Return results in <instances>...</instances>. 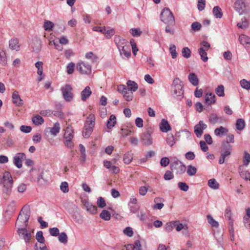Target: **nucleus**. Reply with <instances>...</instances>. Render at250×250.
<instances>
[{
	"mask_svg": "<svg viewBox=\"0 0 250 250\" xmlns=\"http://www.w3.org/2000/svg\"><path fill=\"white\" fill-rule=\"evenodd\" d=\"M30 215V211L29 208L24 207L20 211L15 223V226L18 229L27 227Z\"/></svg>",
	"mask_w": 250,
	"mask_h": 250,
	"instance_id": "1",
	"label": "nucleus"
},
{
	"mask_svg": "<svg viewBox=\"0 0 250 250\" xmlns=\"http://www.w3.org/2000/svg\"><path fill=\"white\" fill-rule=\"evenodd\" d=\"M2 192L4 194L9 195L12 192L13 180L10 172L5 171L3 176Z\"/></svg>",
	"mask_w": 250,
	"mask_h": 250,
	"instance_id": "2",
	"label": "nucleus"
},
{
	"mask_svg": "<svg viewBox=\"0 0 250 250\" xmlns=\"http://www.w3.org/2000/svg\"><path fill=\"white\" fill-rule=\"evenodd\" d=\"M95 124V117L94 114H90L87 117L83 131V135L85 138H88L91 134Z\"/></svg>",
	"mask_w": 250,
	"mask_h": 250,
	"instance_id": "3",
	"label": "nucleus"
},
{
	"mask_svg": "<svg viewBox=\"0 0 250 250\" xmlns=\"http://www.w3.org/2000/svg\"><path fill=\"white\" fill-rule=\"evenodd\" d=\"M161 21L166 24L172 25L175 23L174 17L168 8H164L160 15Z\"/></svg>",
	"mask_w": 250,
	"mask_h": 250,
	"instance_id": "4",
	"label": "nucleus"
},
{
	"mask_svg": "<svg viewBox=\"0 0 250 250\" xmlns=\"http://www.w3.org/2000/svg\"><path fill=\"white\" fill-rule=\"evenodd\" d=\"M172 94L177 97H182L184 94L183 84L179 78L174 79L171 86Z\"/></svg>",
	"mask_w": 250,
	"mask_h": 250,
	"instance_id": "5",
	"label": "nucleus"
},
{
	"mask_svg": "<svg viewBox=\"0 0 250 250\" xmlns=\"http://www.w3.org/2000/svg\"><path fill=\"white\" fill-rule=\"evenodd\" d=\"M61 91L62 97L66 102H70L72 101L74 94L72 92L73 88L70 84H67L62 86Z\"/></svg>",
	"mask_w": 250,
	"mask_h": 250,
	"instance_id": "6",
	"label": "nucleus"
},
{
	"mask_svg": "<svg viewBox=\"0 0 250 250\" xmlns=\"http://www.w3.org/2000/svg\"><path fill=\"white\" fill-rule=\"evenodd\" d=\"M76 69L82 74H89L91 73V66L84 62H79L77 64Z\"/></svg>",
	"mask_w": 250,
	"mask_h": 250,
	"instance_id": "7",
	"label": "nucleus"
},
{
	"mask_svg": "<svg viewBox=\"0 0 250 250\" xmlns=\"http://www.w3.org/2000/svg\"><path fill=\"white\" fill-rule=\"evenodd\" d=\"M18 234L21 239H23L26 243H29L32 239V233L26 228H20L17 230Z\"/></svg>",
	"mask_w": 250,
	"mask_h": 250,
	"instance_id": "8",
	"label": "nucleus"
},
{
	"mask_svg": "<svg viewBox=\"0 0 250 250\" xmlns=\"http://www.w3.org/2000/svg\"><path fill=\"white\" fill-rule=\"evenodd\" d=\"M226 144L227 146V147H223V149L221 152V156L218 162L220 164H223L226 158L231 154V146L230 145H228L227 143Z\"/></svg>",
	"mask_w": 250,
	"mask_h": 250,
	"instance_id": "9",
	"label": "nucleus"
},
{
	"mask_svg": "<svg viewBox=\"0 0 250 250\" xmlns=\"http://www.w3.org/2000/svg\"><path fill=\"white\" fill-rule=\"evenodd\" d=\"M25 159V154L22 152L17 153L13 158V163L18 168H21L22 166V160Z\"/></svg>",
	"mask_w": 250,
	"mask_h": 250,
	"instance_id": "10",
	"label": "nucleus"
},
{
	"mask_svg": "<svg viewBox=\"0 0 250 250\" xmlns=\"http://www.w3.org/2000/svg\"><path fill=\"white\" fill-rule=\"evenodd\" d=\"M207 127V125L204 124L202 121H200L199 124L194 126V133L197 138H200L202 136L203 133V130Z\"/></svg>",
	"mask_w": 250,
	"mask_h": 250,
	"instance_id": "11",
	"label": "nucleus"
},
{
	"mask_svg": "<svg viewBox=\"0 0 250 250\" xmlns=\"http://www.w3.org/2000/svg\"><path fill=\"white\" fill-rule=\"evenodd\" d=\"M141 140L145 145L149 146L152 145L153 142L151 138V132L150 131L144 132L141 136Z\"/></svg>",
	"mask_w": 250,
	"mask_h": 250,
	"instance_id": "12",
	"label": "nucleus"
},
{
	"mask_svg": "<svg viewBox=\"0 0 250 250\" xmlns=\"http://www.w3.org/2000/svg\"><path fill=\"white\" fill-rule=\"evenodd\" d=\"M114 42L118 49L129 46L128 42L119 36L115 37Z\"/></svg>",
	"mask_w": 250,
	"mask_h": 250,
	"instance_id": "13",
	"label": "nucleus"
},
{
	"mask_svg": "<svg viewBox=\"0 0 250 250\" xmlns=\"http://www.w3.org/2000/svg\"><path fill=\"white\" fill-rule=\"evenodd\" d=\"M104 166L106 168L108 169L112 173L117 174L120 172L119 167L115 166H113L110 161L106 160H104Z\"/></svg>",
	"mask_w": 250,
	"mask_h": 250,
	"instance_id": "14",
	"label": "nucleus"
},
{
	"mask_svg": "<svg viewBox=\"0 0 250 250\" xmlns=\"http://www.w3.org/2000/svg\"><path fill=\"white\" fill-rule=\"evenodd\" d=\"M82 202L86 210L90 213L94 214L97 212V208L96 206L93 205L86 200H84Z\"/></svg>",
	"mask_w": 250,
	"mask_h": 250,
	"instance_id": "15",
	"label": "nucleus"
},
{
	"mask_svg": "<svg viewBox=\"0 0 250 250\" xmlns=\"http://www.w3.org/2000/svg\"><path fill=\"white\" fill-rule=\"evenodd\" d=\"M245 7V4L244 0H236L234 4V8L240 14L243 13Z\"/></svg>",
	"mask_w": 250,
	"mask_h": 250,
	"instance_id": "16",
	"label": "nucleus"
},
{
	"mask_svg": "<svg viewBox=\"0 0 250 250\" xmlns=\"http://www.w3.org/2000/svg\"><path fill=\"white\" fill-rule=\"evenodd\" d=\"M13 102L17 106H21L23 104V100L21 98L17 91H15L12 94Z\"/></svg>",
	"mask_w": 250,
	"mask_h": 250,
	"instance_id": "17",
	"label": "nucleus"
},
{
	"mask_svg": "<svg viewBox=\"0 0 250 250\" xmlns=\"http://www.w3.org/2000/svg\"><path fill=\"white\" fill-rule=\"evenodd\" d=\"M240 43L246 48L248 49L250 45V37L244 34L241 35L239 37Z\"/></svg>",
	"mask_w": 250,
	"mask_h": 250,
	"instance_id": "18",
	"label": "nucleus"
},
{
	"mask_svg": "<svg viewBox=\"0 0 250 250\" xmlns=\"http://www.w3.org/2000/svg\"><path fill=\"white\" fill-rule=\"evenodd\" d=\"M126 250H143L142 245L139 240H136L133 244H128L125 246Z\"/></svg>",
	"mask_w": 250,
	"mask_h": 250,
	"instance_id": "19",
	"label": "nucleus"
},
{
	"mask_svg": "<svg viewBox=\"0 0 250 250\" xmlns=\"http://www.w3.org/2000/svg\"><path fill=\"white\" fill-rule=\"evenodd\" d=\"M119 51L120 52V55L122 57L123 59L129 58L131 56V52L130 46H128L127 47H123L119 49Z\"/></svg>",
	"mask_w": 250,
	"mask_h": 250,
	"instance_id": "20",
	"label": "nucleus"
},
{
	"mask_svg": "<svg viewBox=\"0 0 250 250\" xmlns=\"http://www.w3.org/2000/svg\"><path fill=\"white\" fill-rule=\"evenodd\" d=\"M159 126L161 131L163 132H167L171 129L167 121L164 119L162 120Z\"/></svg>",
	"mask_w": 250,
	"mask_h": 250,
	"instance_id": "21",
	"label": "nucleus"
},
{
	"mask_svg": "<svg viewBox=\"0 0 250 250\" xmlns=\"http://www.w3.org/2000/svg\"><path fill=\"white\" fill-rule=\"evenodd\" d=\"M74 137V131L71 125L67 126L64 134L65 140H72Z\"/></svg>",
	"mask_w": 250,
	"mask_h": 250,
	"instance_id": "22",
	"label": "nucleus"
},
{
	"mask_svg": "<svg viewBox=\"0 0 250 250\" xmlns=\"http://www.w3.org/2000/svg\"><path fill=\"white\" fill-rule=\"evenodd\" d=\"M92 93L91 90L89 86H87L81 92V99L83 101H86L89 98Z\"/></svg>",
	"mask_w": 250,
	"mask_h": 250,
	"instance_id": "23",
	"label": "nucleus"
},
{
	"mask_svg": "<svg viewBox=\"0 0 250 250\" xmlns=\"http://www.w3.org/2000/svg\"><path fill=\"white\" fill-rule=\"evenodd\" d=\"M9 46L12 50L19 51L20 49V45L19 44V41L17 39H12L9 42Z\"/></svg>",
	"mask_w": 250,
	"mask_h": 250,
	"instance_id": "24",
	"label": "nucleus"
},
{
	"mask_svg": "<svg viewBox=\"0 0 250 250\" xmlns=\"http://www.w3.org/2000/svg\"><path fill=\"white\" fill-rule=\"evenodd\" d=\"M173 224L174 227L176 228V230L177 231H180L182 229L187 230L188 229V226L187 224L180 223L179 221H173Z\"/></svg>",
	"mask_w": 250,
	"mask_h": 250,
	"instance_id": "25",
	"label": "nucleus"
},
{
	"mask_svg": "<svg viewBox=\"0 0 250 250\" xmlns=\"http://www.w3.org/2000/svg\"><path fill=\"white\" fill-rule=\"evenodd\" d=\"M60 125L58 122L55 123L54 124L53 127L48 128L51 134L54 136H56L60 132Z\"/></svg>",
	"mask_w": 250,
	"mask_h": 250,
	"instance_id": "26",
	"label": "nucleus"
},
{
	"mask_svg": "<svg viewBox=\"0 0 250 250\" xmlns=\"http://www.w3.org/2000/svg\"><path fill=\"white\" fill-rule=\"evenodd\" d=\"M159 201L160 202H164V199L162 198H159V197H157L154 199V202L156 204L153 206V209H161L164 207V204L163 203H158V202H159Z\"/></svg>",
	"mask_w": 250,
	"mask_h": 250,
	"instance_id": "27",
	"label": "nucleus"
},
{
	"mask_svg": "<svg viewBox=\"0 0 250 250\" xmlns=\"http://www.w3.org/2000/svg\"><path fill=\"white\" fill-rule=\"evenodd\" d=\"M235 126L238 130L241 131L243 130L246 126V123L243 119H238L236 120Z\"/></svg>",
	"mask_w": 250,
	"mask_h": 250,
	"instance_id": "28",
	"label": "nucleus"
},
{
	"mask_svg": "<svg viewBox=\"0 0 250 250\" xmlns=\"http://www.w3.org/2000/svg\"><path fill=\"white\" fill-rule=\"evenodd\" d=\"M228 132V129L226 127L220 126L214 130V134L218 136H223L226 134Z\"/></svg>",
	"mask_w": 250,
	"mask_h": 250,
	"instance_id": "29",
	"label": "nucleus"
},
{
	"mask_svg": "<svg viewBox=\"0 0 250 250\" xmlns=\"http://www.w3.org/2000/svg\"><path fill=\"white\" fill-rule=\"evenodd\" d=\"M7 63V58L5 52L0 50V66H6Z\"/></svg>",
	"mask_w": 250,
	"mask_h": 250,
	"instance_id": "30",
	"label": "nucleus"
},
{
	"mask_svg": "<svg viewBox=\"0 0 250 250\" xmlns=\"http://www.w3.org/2000/svg\"><path fill=\"white\" fill-rule=\"evenodd\" d=\"M127 88L132 91L135 92L138 88V84L134 81L128 80L126 83Z\"/></svg>",
	"mask_w": 250,
	"mask_h": 250,
	"instance_id": "31",
	"label": "nucleus"
},
{
	"mask_svg": "<svg viewBox=\"0 0 250 250\" xmlns=\"http://www.w3.org/2000/svg\"><path fill=\"white\" fill-rule=\"evenodd\" d=\"M239 172L240 176L245 180H250V173L248 170H242L241 167L239 168Z\"/></svg>",
	"mask_w": 250,
	"mask_h": 250,
	"instance_id": "32",
	"label": "nucleus"
},
{
	"mask_svg": "<svg viewBox=\"0 0 250 250\" xmlns=\"http://www.w3.org/2000/svg\"><path fill=\"white\" fill-rule=\"evenodd\" d=\"M32 121L35 125H39L43 123L44 120L42 116L37 115L32 117Z\"/></svg>",
	"mask_w": 250,
	"mask_h": 250,
	"instance_id": "33",
	"label": "nucleus"
},
{
	"mask_svg": "<svg viewBox=\"0 0 250 250\" xmlns=\"http://www.w3.org/2000/svg\"><path fill=\"white\" fill-rule=\"evenodd\" d=\"M176 164L178 165L176 170V174H182L185 172L186 170V166L181 162H179V165L178 161L176 162Z\"/></svg>",
	"mask_w": 250,
	"mask_h": 250,
	"instance_id": "34",
	"label": "nucleus"
},
{
	"mask_svg": "<svg viewBox=\"0 0 250 250\" xmlns=\"http://www.w3.org/2000/svg\"><path fill=\"white\" fill-rule=\"evenodd\" d=\"M189 81L194 86L199 84V80L195 73H190L188 75Z\"/></svg>",
	"mask_w": 250,
	"mask_h": 250,
	"instance_id": "35",
	"label": "nucleus"
},
{
	"mask_svg": "<svg viewBox=\"0 0 250 250\" xmlns=\"http://www.w3.org/2000/svg\"><path fill=\"white\" fill-rule=\"evenodd\" d=\"M213 14L216 18H221L223 13L221 9L219 6H214L213 8Z\"/></svg>",
	"mask_w": 250,
	"mask_h": 250,
	"instance_id": "36",
	"label": "nucleus"
},
{
	"mask_svg": "<svg viewBox=\"0 0 250 250\" xmlns=\"http://www.w3.org/2000/svg\"><path fill=\"white\" fill-rule=\"evenodd\" d=\"M215 95L212 93H207L205 96L206 102L208 104L215 103Z\"/></svg>",
	"mask_w": 250,
	"mask_h": 250,
	"instance_id": "37",
	"label": "nucleus"
},
{
	"mask_svg": "<svg viewBox=\"0 0 250 250\" xmlns=\"http://www.w3.org/2000/svg\"><path fill=\"white\" fill-rule=\"evenodd\" d=\"M166 142L167 145L171 147L175 144V138L172 134L169 133L167 135Z\"/></svg>",
	"mask_w": 250,
	"mask_h": 250,
	"instance_id": "38",
	"label": "nucleus"
},
{
	"mask_svg": "<svg viewBox=\"0 0 250 250\" xmlns=\"http://www.w3.org/2000/svg\"><path fill=\"white\" fill-rule=\"evenodd\" d=\"M133 91H132L127 89L126 91L123 94V97L127 101H131L133 98Z\"/></svg>",
	"mask_w": 250,
	"mask_h": 250,
	"instance_id": "39",
	"label": "nucleus"
},
{
	"mask_svg": "<svg viewBox=\"0 0 250 250\" xmlns=\"http://www.w3.org/2000/svg\"><path fill=\"white\" fill-rule=\"evenodd\" d=\"M116 117L114 115H111L107 121V127L109 129H111L114 126L116 123Z\"/></svg>",
	"mask_w": 250,
	"mask_h": 250,
	"instance_id": "40",
	"label": "nucleus"
},
{
	"mask_svg": "<svg viewBox=\"0 0 250 250\" xmlns=\"http://www.w3.org/2000/svg\"><path fill=\"white\" fill-rule=\"evenodd\" d=\"M133 159V153L131 151H128L124 155V161L125 164H130Z\"/></svg>",
	"mask_w": 250,
	"mask_h": 250,
	"instance_id": "41",
	"label": "nucleus"
},
{
	"mask_svg": "<svg viewBox=\"0 0 250 250\" xmlns=\"http://www.w3.org/2000/svg\"><path fill=\"white\" fill-rule=\"evenodd\" d=\"M206 51H206L205 49H203V47H200L198 49V52L200 55L201 59L204 62H206L208 60V58L207 57V53Z\"/></svg>",
	"mask_w": 250,
	"mask_h": 250,
	"instance_id": "42",
	"label": "nucleus"
},
{
	"mask_svg": "<svg viewBox=\"0 0 250 250\" xmlns=\"http://www.w3.org/2000/svg\"><path fill=\"white\" fill-rule=\"evenodd\" d=\"M100 217L104 220L108 221L110 219L111 214L106 210H103L100 214Z\"/></svg>",
	"mask_w": 250,
	"mask_h": 250,
	"instance_id": "43",
	"label": "nucleus"
},
{
	"mask_svg": "<svg viewBox=\"0 0 250 250\" xmlns=\"http://www.w3.org/2000/svg\"><path fill=\"white\" fill-rule=\"evenodd\" d=\"M85 57L87 60H91V62H95L98 60L97 56L95 55L92 52H88L86 53Z\"/></svg>",
	"mask_w": 250,
	"mask_h": 250,
	"instance_id": "44",
	"label": "nucleus"
},
{
	"mask_svg": "<svg viewBox=\"0 0 250 250\" xmlns=\"http://www.w3.org/2000/svg\"><path fill=\"white\" fill-rule=\"evenodd\" d=\"M240 84L243 88L247 90H250V80L243 79L240 81Z\"/></svg>",
	"mask_w": 250,
	"mask_h": 250,
	"instance_id": "45",
	"label": "nucleus"
},
{
	"mask_svg": "<svg viewBox=\"0 0 250 250\" xmlns=\"http://www.w3.org/2000/svg\"><path fill=\"white\" fill-rule=\"evenodd\" d=\"M208 186L214 189H217L219 188V185L215 179H211L208 181Z\"/></svg>",
	"mask_w": 250,
	"mask_h": 250,
	"instance_id": "46",
	"label": "nucleus"
},
{
	"mask_svg": "<svg viewBox=\"0 0 250 250\" xmlns=\"http://www.w3.org/2000/svg\"><path fill=\"white\" fill-rule=\"evenodd\" d=\"M187 172L189 176H194L197 172V168L192 165H189L188 167Z\"/></svg>",
	"mask_w": 250,
	"mask_h": 250,
	"instance_id": "47",
	"label": "nucleus"
},
{
	"mask_svg": "<svg viewBox=\"0 0 250 250\" xmlns=\"http://www.w3.org/2000/svg\"><path fill=\"white\" fill-rule=\"evenodd\" d=\"M208 222L212 227L217 228L219 226L218 222L215 221L210 215H207Z\"/></svg>",
	"mask_w": 250,
	"mask_h": 250,
	"instance_id": "48",
	"label": "nucleus"
},
{
	"mask_svg": "<svg viewBox=\"0 0 250 250\" xmlns=\"http://www.w3.org/2000/svg\"><path fill=\"white\" fill-rule=\"evenodd\" d=\"M36 238L38 242L44 244L45 242L44 238L43 236V233L42 231H39L36 234Z\"/></svg>",
	"mask_w": 250,
	"mask_h": 250,
	"instance_id": "49",
	"label": "nucleus"
},
{
	"mask_svg": "<svg viewBox=\"0 0 250 250\" xmlns=\"http://www.w3.org/2000/svg\"><path fill=\"white\" fill-rule=\"evenodd\" d=\"M234 137L233 134L229 135L226 138V141L222 143V146L227 147V146L226 143H227L228 145H229V143H234Z\"/></svg>",
	"mask_w": 250,
	"mask_h": 250,
	"instance_id": "50",
	"label": "nucleus"
},
{
	"mask_svg": "<svg viewBox=\"0 0 250 250\" xmlns=\"http://www.w3.org/2000/svg\"><path fill=\"white\" fill-rule=\"evenodd\" d=\"M202 25L200 23L195 21L191 25V30L194 32H197L201 30Z\"/></svg>",
	"mask_w": 250,
	"mask_h": 250,
	"instance_id": "51",
	"label": "nucleus"
},
{
	"mask_svg": "<svg viewBox=\"0 0 250 250\" xmlns=\"http://www.w3.org/2000/svg\"><path fill=\"white\" fill-rule=\"evenodd\" d=\"M54 23L50 21H46L44 22L43 27L45 31H51L54 27Z\"/></svg>",
	"mask_w": 250,
	"mask_h": 250,
	"instance_id": "52",
	"label": "nucleus"
},
{
	"mask_svg": "<svg viewBox=\"0 0 250 250\" xmlns=\"http://www.w3.org/2000/svg\"><path fill=\"white\" fill-rule=\"evenodd\" d=\"M243 161L245 166H248L250 163V154L247 151L244 152Z\"/></svg>",
	"mask_w": 250,
	"mask_h": 250,
	"instance_id": "53",
	"label": "nucleus"
},
{
	"mask_svg": "<svg viewBox=\"0 0 250 250\" xmlns=\"http://www.w3.org/2000/svg\"><path fill=\"white\" fill-rule=\"evenodd\" d=\"M35 66L38 69V74L39 75H42L43 72V62L40 61L37 62L35 63Z\"/></svg>",
	"mask_w": 250,
	"mask_h": 250,
	"instance_id": "54",
	"label": "nucleus"
},
{
	"mask_svg": "<svg viewBox=\"0 0 250 250\" xmlns=\"http://www.w3.org/2000/svg\"><path fill=\"white\" fill-rule=\"evenodd\" d=\"M67 236L65 232H62L59 235V240L60 242L65 244L67 242Z\"/></svg>",
	"mask_w": 250,
	"mask_h": 250,
	"instance_id": "55",
	"label": "nucleus"
},
{
	"mask_svg": "<svg viewBox=\"0 0 250 250\" xmlns=\"http://www.w3.org/2000/svg\"><path fill=\"white\" fill-rule=\"evenodd\" d=\"M216 94L220 97L224 96V87L223 85H220L215 89Z\"/></svg>",
	"mask_w": 250,
	"mask_h": 250,
	"instance_id": "56",
	"label": "nucleus"
},
{
	"mask_svg": "<svg viewBox=\"0 0 250 250\" xmlns=\"http://www.w3.org/2000/svg\"><path fill=\"white\" fill-rule=\"evenodd\" d=\"M169 52L171 55L172 59H175L177 57L176 47L174 44L170 45V46L169 47Z\"/></svg>",
	"mask_w": 250,
	"mask_h": 250,
	"instance_id": "57",
	"label": "nucleus"
},
{
	"mask_svg": "<svg viewBox=\"0 0 250 250\" xmlns=\"http://www.w3.org/2000/svg\"><path fill=\"white\" fill-rule=\"evenodd\" d=\"M183 56L185 58H189L191 56V51L188 47H184L182 50Z\"/></svg>",
	"mask_w": 250,
	"mask_h": 250,
	"instance_id": "58",
	"label": "nucleus"
},
{
	"mask_svg": "<svg viewBox=\"0 0 250 250\" xmlns=\"http://www.w3.org/2000/svg\"><path fill=\"white\" fill-rule=\"evenodd\" d=\"M129 32L134 37H139L142 33L140 29L137 28H131L130 29Z\"/></svg>",
	"mask_w": 250,
	"mask_h": 250,
	"instance_id": "59",
	"label": "nucleus"
},
{
	"mask_svg": "<svg viewBox=\"0 0 250 250\" xmlns=\"http://www.w3.org/2000/svg\"><path fill=\"white\" fill-rule=\"evenodd\" d=\"M97 204L98 207L100 208H103L106 205L105 200L102 197H100L98 198Z\"/></svg>",
	"mask_w": 250,
	"mask_h": 250,
	"instance_id": "60",
	"label": "nucleus"
},
{
	"mask_svg": "<svg viewBox=\"0 0 250 250\" xmlns=\"http://www.w3.org/2000/svg\"><path fill=\"white\" fill-rule=\"evenodd\" d=\"M219 118L216 114H211L209 117V121L211 124H215L218 122Z\"/></svg>",
	"mask_w": 250,
	"mask_h": 250,
	"instance_id": "61",
	"label": "nucleus"
},
{
	"mask_svg": "<svg viewBox=\"0 0 250 250\" xmlns=\"http://www.w3.org/2000/svg\"><path fill=\"white\" fill-rule=\"evenodd\" d=\"M179 188L183 191H187L189 189L188 186L185 182H179L178 183Z\"/></svg>",
	"mask_w": 250,
	"mask_h": 250,
	"instance_id": "62",
	"label": "nucleus"
},
{
	"mask_svg": "<svg viewBox=\"0 0 250 250\" xmlns=\"http://www.w3.org/2000/svg\"><path fill=\"white\" fill-rule=\"evenodd\" d=\"M74 67H75L74 63H73L72 62L69 63L66 66L67 73L68 74H72L74 72Z\"/></svg>",
	"mask_w": 250,
	"mask_h": 250,
	"instance_id": "63",
	"label": "nucleus"
},
{
	"mask_svg": "<svg viewBox=\"0 0 250 250\" xmlns=\"http://www.w3.org/2000/svg\"><path fill=\"white\" fill-rule=\"evenodd\" d=\"M237 26L239 28H247L248 27V22L246 21V19H244V20L242 19V22L238 23Z\"/></svg>",
	"mask_w": 250,
	"mask_h": 250,
	"instance_id": "64",
	"label": "nucleus"
}]
</instances>
